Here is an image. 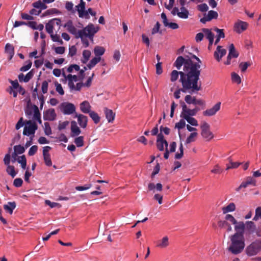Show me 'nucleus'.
Returning a JSON list of instances; mask_svg holds the SVG:
<instances>
[{
    "label": "nucleus",
    "instance_id": "nucleus-1",
    "mask_svg": "<svg viewBox=\"0 0 261 261\" xmlns=\"http://www.w3.org/2000/svg\"><path fill=\"white\" fill-rule=\"evenodd\" d=\"M190 56L187 58L182 56L178 57L174 63V66L178 70L180 69L183 66V71L174 70L170 74L172 82L176 81L180 75L179 81L185 90L191 88V85L193 86V83L200 82L201 61L195 55L190 54Z\"/></svg>",
    "mask_w": 261,
    "mask_h": 261
},
{
    "label": "nucleus",
    "instance_id": "nucleus-2",
    "mask_svg": "<svg viewBox=\"0 0 261 261\" xmlns=\"http://www.w3.org/2000/svg\"><path fill=\"white\" fill-rule=\"evenodd\" d=\"M63 27L66 28L68 32L73 35L75 38H80L83 46L85 48L89 46L90 42L93 43L94 36L99 30L98 26H95L93 23H90L83 29L78 30L71 20L67 21Z\"/></svg>",
    "mask_w": 261,
    "mask_h": 261
},
{
    "label": "nucleus",
    "instance_id": "nucleus-3",
    "mask_svg": "<svg viewBox=\"0 0 261 261\" xmlns=\"http://www.w3.org/2000/svg\"><path fill=\"white\" fill-rule=\"evenodd\" d=\"M230 244L228 250L233 254L241 253L245 246V238L241 233H234L230 237Z\"/></svg>",
    "mask_w": 261,
    "mask_h": 261
},
{
    "label": "nucleus",
    "instance_id": "nucleus-4",
    "mask_svg": "<svg viewBox=\"0 0 261 261\" xmlns=\"http://www.w3.org/2000/svg\"><path fill=\"white\" fill-rule=\"evenodd\" d=\"M76 10L77 12L79 17L85 19H90V15L95 16L96 13L90 8L86 10V3H82L75 6Z\"/></svg>",
    "mask_w": 261,
    "mask_h": 261
},
{
    "label": "nucleus",
    "instance_id": "nucleus-5",
    "mask_svg": "<svg viewBox=\"0 0 261 261\" xmlns=\"http://www.w3.org/2000/svg\"><path fill=\"white\" fill-rule=\"evenodd\" d=\"M63 75L68 80V86L70 91H80L83 86L82 83H78L75 86L74 85V82H76L78 81L77 75L69 74L66 76L64 73H63Z\"/></svg>",
    "mask_w": 261,
    "mask_h": 261
},
{
    "label": "nucleus",
    "instance_id": "nucleus-6",
    "mask_svg": "<svg viewBox=\"0 0 261 261\" xmlns=\"http://www.w3.org/2000/svg\"><path fill=\"white\" fill-rule=\"evenodd\" d=\"M193 86L192 85L191 88L188 89H184V87L182 86V88L176 90L174 92V96L176 99H179L180 97V94L181 92L184 93H189L190 94H193L194 93H197L201 89V82H197L193 83Z\"/></svg>",
    "mask_w": 261,
    "mask_h": 261
},
{
    "label": "nucleus",
    "instance_id": "nucleus-7",
    "mask_svg": "<svg viewBox=\"0 0 261 261\" xmlns=\"http://www.w3.org/2000/svg\"><path fill=\"white\" fill-rule=\"evenodd\" d=\"M201 135L206 141H210L214 138L213 133L210 130V125L206 122H203L200 125Z\"/></svg>",
    "mask_w": 261,
    "mask_h": 261
},
{
    "label": "nucleus",
    "instance_id": "nucleus-8",
    "mask_svg": "<svg viewBox=\"0 0 261 261\" xmlns=\"http://www.w3.org/2000/svg\"><path fill=\"white\" fill-rule=\"evenodd\" d=\"M26 124L27 125L25 126L23 128V135L27 136L32 135L33 137L36 130L38 128L37 124L35 122H32L31 120L27 121Z\"/></svg>",
    "mask_w": 261,
    "mask_h": 261
},
{
    "label": "nucleus",
    "instance_id": "nucleus-9",
    "mask_svg": "<svg viewBox=\"0 0 261 261\" xmlns=\"http://www.w3.org/2000/svg\"><path fill=\"white\" fill-rule=\"evenodd\" d=\"M260 251L258 242L257 240L252 242L246 249V253L248 256H253L257 255Z\"/></svg>",
    "mask_w": 261,
    "mask_h": 261
},
{
    "label": "nucleus",
    "instance_id": "nucleus-10",
    "mask_svg": "<svg viewBox=\"0 0 261 261\" xmlns=\"http://www.w3.org/2000/svg\"><path fill=\"white\" fill-rule=\"evenodd\" d=\"M199 111V108L196 107L193 109H188L185 103L182 105V111L180 114V117L185 118L187 117H192L195 116L197 112Z\"/></svg>",
    "mask_w": 261,
    "mask_h": 261
},
{
    "label": "nucleus",
    "instance_id": "nucleus-11",
    "mask_svg": "<svg viewBox=\"0 0 261 261\" xmlns=\"http://www.w3.org/2000/svg\"><path fill=\"white\" fill-rule=\"evenodd\" d=\"M60 109L62 112L65 115H70L75 111L74 105L69 102H63L61 105Z\"/></svg>",
    "mask_w": 261,
    "mask_h": 261
},
{
    "label": "nucleus",
    "instance_id": "nucleus-12",
    "mask_svg": "<svg viewBox=\"0 0 261 261\" xmlns=\"http://www.w3.org/2000/svg\"><path fill=\"white\" fill-rule=\"evenodd\" d=\"M248 24L245 21L238 20L234 24L233 30L238 34L245 31L248 28Z\"/></svg>",
    "mask_w": 261,
    "mask_h": 261
},
{
    "label": "nucleus",
    "instance_id": "nucleus-13",
    "mask_svg": "<svg viewBox=\"0 0 261 261\" xmlns=\"http://www.w3.org/2000/svg\"><path fill=\"white\" fill-rule=\"evenodd\" d=\"M221 102H217L212 108L206 110L203 112V115L211 117L215 115L221 108Z\"/></svg>",
    "mask_w": 261,
    "mask_h": 261
},
{
    "label": "nucleus",
    "instance_id": "nucleus-14",
    "mask_svg": "<svg viewBox=\"0 0 261 261\" xmlns=\"http://www.w3.org/2000/svg\"><path fill=\"white\" fill-rule=\"evenodd\" d=\"M164 145L166 148H167L168 143L167 141L164 139V137L162 133H160L157 136L156 146L160 151H163L164 149Z\"/></svg>",
    "mask_w": 261,
    "mask_h": 261
},
{
    "label": "nucleus",
    "instance_id": "nucleus-15",
    "mask_svg": "<svg viewBox=\"0 0 261 261\" xmlns=\"http://www.w3.org/2000/svg\"><path fill=\"white\" fill-rule=\"evenodd\" d=\"M226 54V50L223 48L222 46L218 45L214 53V57L218 62H220Z\"/></svg>",
    "mask_w": 261,
    "mask_h": 261
},
{
    "label": "nucleus",
    "instance_id": "nucleus-16",
    "mask_svg": "<svg viewBox=\"0 0 261 261\" xmlns=\"http://www.w3.org/2000/svg\"><path fill=\"white\" fill-rule=\"evenodd\" d=\"M56 117V114L54 109H50L44 112L43 118L45 120L53 121Z\"/></svg>",
    "mask_w": 261,
    "mask_h": 261
},
{
    "label": "nucleus",
    "instance_id": "nucleus-17",
    "mask_svg": "<svg viewBox=\"0 0 261 261\" xmlns=\"http://www.w3.org/2000/svg\"><path fill=\"white\" fill-rule=\"evenodd\" d=\"M75 118H77L78 123L82 128H85L86 127L88 122L87 116L82 114H75Z\"/></svg>",
    "mask_w": 261,
    "mask_h": 261
},
{
    "label": "nucleus",
    "instance_id": "nucleus-18",
    "mask_svg": "<svg viewBox=\"0 0 261 261\" xmlns=\"http://www.w3.org/2000/svg\"><path fill=\"white\" fill-rule=\"evenodd\" d=\"M148 189L149 191H152L153 193L156 192H161L163 190V185L161 183H157L155 184L153 182L148 184Z\"/></svg>",
    "mask_w": 261,
    "mask_h": 261
},
{
    "label": "nucleus",
    "instance_id": "nucleus-19",
    "mask_svg": "<svg viewBox=\"0 0 261 261\" xmlns=\"http://www.w3.org/2000/svg\"><path fill=\"white\" fill-rule=\"evenodd\" d=\"M250 185H255V181L251 177H248L246 181H243L240 186L236 189V191L239 192L242 188H245Z\"/></svg>",
    "mask_w": 261,
    "mask_h": 261
},
{
    "label": "nucleus",
    "instance_id": "nucleus-20",
    "mask_svg": "<svg viewBox=\"0 0 261 261\" xmlns=\"http://www.w3.org/2000/svg\"><path fill=\"white\" fill-rule=\"evenodd\" d=\"M104 113L108 122H113L115 117V114L113 112V111L108 109L107 108H105Z\"/></svg>",
    "mask_w": 261,
    "mask_h": 261
},
{
    "label": "nucleus",
    "instance_id": "nucleus-21",
    "mask_svg": "<svg viewBox=\"0 0 261 261\" xmlns=\"http://www.w3.org/2000/svg\"><path fill=\"white\" fill-rule=\"evenodd\" d=\"M71 136L72 137L77 136L81 133V131L77 125V123L75 121H73L71 123Z\"/></svg>",
    "mask_w": 261,
    "mask_h": 261
},
{
    "label": "nucleus",
    "instance_id": "nucleus-22",
    "mask_svg": "<svg viewBox=\"0 0 261 261\" xmlns=\"http://www.w3.org/2000/svg\"><path fill=\"white\" fill-rule=\"evenodd\" d=\"M5 52L9 55V60H11L14 55V48L10 43H7L5 47Z\"/></svg>",
    "mask_w": 261,
    "mask_h": 261
},
{
    "label": "nucleus",
    "instance_id": "nucleus-23",
    "mask_svg": "<svg viewBox=\"0 0 261 261\" xmlns=\"http://www.w3.org/2000/svg\"><path fill=\"white\" fill-rule=\"evenodd\" d=\"M169 245V238L167 236H164L161 240H159L156 243V247L160 248H165Z\"/></svg>",
    "mask_w": 261,
    "mask_h": 261
},
{
    "label": "nucleus",
    "instance_id": "nucleus-24",
    "mask_svg": "<svg viewBox=\"0 0 261 261\" xmlns=\"http://www.w3.org/2000/svg\"><path fill=\"white\" fill-rule=\"evenodd\" d=\"M246 233L248 234L253 233L256 230V226L252 221H247L245 223Z\"/></svg>",
    "mask_w": 261,
    "mask_h": 261
},
{
    "label": "nucleus",
    "instance_id": "nucleus-25",
    "mask_svg": "<svg viewBox=\"0 0 261 261\" xmlns=\"http://www.w3.org/2000/svg\"><path fill=\"white\" fill-rule=\"evenodd\" d=\"M91 106L88 101H84L80 104V110L85 114H89L91 111Z\"/></svg>",
    "mask_w": 261,
    "mask_h": 261
},
{
    "label": "nucleus",
    "instance_id": "nucleus-26",
    "mask_svg": "<svg viewBox=\"0 0 261 261\" xmlns=\"http://www.w3.org/2000/svg\"><path fill=\"white\" fill-rule=\"evenodd\" d=\"M33 76V73L32 71H29L24 76L23 73H20L18 75V79L19 81L24 82V83L28 82Z\"/></svg>",
    "mask_w": 261,
    "mask_h": 261
},
{
    "label": "nucleus",
    "instance_id": "nucleus-27",
    "mask_svg": "<svg viewBox=\"0 0 261 261\" xmlns=\"http://www.w3.org/2000/svg\"><path fill=\"white\" fill-rule=\"evenodd\" d=\"M16 206V204L15 202H8L6 204L4 205V208L6 212L11 215Z\"/></svg>",
    "mask_w": 261,
    "mask_h": 261
},
{
    "label": "nucleus",
    "instance_id": "nucleus-28",
    "mask_svg": "<svg viewBox=\"0 0 261 261\" xmlns=\"http://www.w3.org/2000/svg\"><path fill=\"white\" fill-rule=\"evenodd\" d=\"M236 209V204L233 202H231L229 203L227 206L222 207V211L223 214H227L228 213L234 212Z\"/></svg>",
    "mask_w": 261,
    "mask_h": 261
},
{
    "label": "nucleus",
    "instance_id": "nucleus-29",
    "mask_svg": "<svg viewBox=\"0 0 261 261\" xmlns=\"http://www.w3.org/2000/svg\"><path fill=\"white\" fill-rule=\"evenodd\" d=\"M33 122L37 121L39 124L42 123L41 119V114L38 109V108L36 106H34V114L33 117Z\"/></svg>",
    "mask_w": 261,
    "mask_h": 261
},
{
    "label": "nucleus",
    "instance_id": "nucleus-30",
    "mask_svg": "<svg viewBox=\"0 0 261 261\" xmlns=\"http://www.w3.org/2000/svg\"><path fill=\"white\" fill-rule=\"evenodd\" d=\"M245 229V224L242 221L237 222V223L234 225V230L236 233H241L244 235V230Z\"/></svg>",
    "mask_w": 261,
    "mask_h": 261
},
{
    "label": "nucleus",
    "instance_id": "nucleus-31",
    "mask_svg": "<svg viewBox=\"0 0 261 261\" xmlns=\"http://www.w3.org/2000/svg\"><path fill=\"white\" fill-rule=\"evenodd\" d=\"M105 51L106 49L103 47L98 45L95 46L93 49L95 57L99 58H101V56L105 54Z\"/></svg>",
    "mask_w": 261,
    "mask_h": 261
},
{
    "label": "nucleus",
    "instance_id": "nucleus-32",
    "mask_svg": "<svg viewBox=\"0 0 261 261\" xmlns=\"http://www.w3.org/2000/svg\"><path fill=\"white\" fill-rule=\"evenodd\" d=\"M180 12L178 13V16L182 19H187L189 17V11L185 7H180Z\"/></svg>",
    "mask_w": 261,
    "mask_h": 261
},
{
    "label": "nucleus",
    "instance_id": "nucleus-33",
    "mask_svg": "<svg viewBox=\"0 0 261 261\" xmlns=\"http://www.w3.org/2000/svg\"><path fill=\"white\" fill-rule=\"evenodd\" d=\"M229 53L228 56L232 58H237L239 56V53L236 51L234 46L233 44H231L228 48Z\"/></svg>",
    "mask_w": 261,
    "mask_h": 261
},
{
    "label": "nucleus",
    "instance_id": "nucleus-34",
    "mask_svg": "<svg viewBox=\"0 0 261 261\" xmlns=\"http://www.w3.org/2000/svg\"><path fill=\"white\" fill-rule=\"evenodd\" d=\"M202 32L204 34L206 38L208 40H214V34L212 32L211 30L208 29L204 28L202 30Z\"/></svg>",
    "mask_w": 261,
    "mask_h": 261
},
{
    "label": "nucleus",
    "instance_id": "nucleus-35",
    "mask_svg": "<svg viewBox=\"0 0 261 261\" xmlns=\"http://www.w3.org/2000/svg\"><path fill=\"white\" fill-rule=\"evenodd\" d=\"M91 53L89 50H84L82 53L83 58L81 61L83 63L86 64L90 59Z\"/></svg>",
    "mask_w": 261,
    "mask_h": 261
},
{
    "label": "nucleus",
    "instance_id": "nucleus-36",
    "mask_svg": "<svg viewBox=\"0 0 261 261\" xmlns=\"http://www.w3.org/2000/svg\"><path fill=\"white\" fill-rule=\"evenodd\" d=\"M101 60V58L95 57L93 58L88 64L87 65V67L89 69H91L93 67H94L98 63H99Z\"/></svg>",
    "mask_w": 261,
    "mask_h": 261
},
{
    "label": "nucleus",
    "instance_id": "nucleus-37",
    "mask_svg": "<svg viewBox=\"0 0 261 261\" xmlns=\"http://www.w3.org/2000/svg\"><path fill=\"white\" fill-rule=\"evenodd\" d=\"M89 115L90 117L91 118V119L93 120V121H94V123L97 124L99 122L100 118L98 116L97 113L92 111L91 112H90L89 113Z\"/></svg>",
    "mask_w": 261,
    "mask_h": 261
},
{
    "label": "nucleus",
    "instance_id": "nucleus-38",
    "mask_svg": "<svg viewBox=\"0 0 261 261\" xmlns=\"http://www.w3.org/2000/svg\"><path fill=\"white\" fill-rule=\"evenodd\" d=\"M54 21H51V20L48 21V23H47L45 25V29L46 32L49 34H51L54 33L53 30H54Z\"/></svg>",
    "mask_w": 261,
    "mask_h": 261
},
{
    "label": "nucleus",
    "instance_id": "nucleus-39",
    "mask_svg": "<svg viewBox=\"0 0 261 261\" xmlns=\"http://www.w3.org/2000/svg\"><path fill=\"white\" fill-rule=\"evenodd\" d=\"M65 9L67 11L73 14L75 12V10L73 9V4L71 2L66 1L65 6Z\"/></svg>",
    "mask_w": 261,
    "mask_h": 261
},
{
    "label": "nucleus",
    "instance_id": "nucleus-40",
    "mask_svg": "<svg viewBox=\"0 0 261 261\" xmlns=\"http://www.w3.org/2000/svg\"><path fill=\"white\" fill-rule=\"evenodd\" d=\"M6 172L12 177H14L17 174V173L15 171L14 167L11 165L7 166Z\"/></svg>",
    "mask_w": 261,
    "mask_h": 261
},
{
    "label": "nucleus",
    "instance_id": "nucleus-41",
    "mask_svg": "<svg viewBox=\"0 0 261 261\" xmlns=\"http://www.w3.org/2000/svg\"><path fill=\"white\" fill-rule=\"evenodd\" d=\"M229 164L226 165V170H228L230 169H234L238 168L240 165V163L233 162L230 159H229Z\"/></svg>",
    "mask_w": 261,
    "mask_h": 261
},
{
    "label": "nucleus",
    "instance_id": "nucleus-42",
    "mask_svg": "<svg viewBox=\"0 0 261 261\" xmlns=\"http://www.w3.org/2000/svg\"><path fill=\"white\" fill-rule=\"evenodd\" d=\"M183 119L186 120L189 124L192 126H197L198 125V121L193 117H187V118Z\"/></svg>",
    "mask_w": 261,
    "mask_h": 261
},
{
    "label": "nucleus",
    "instance_id": "nucleus-43",
    "mask_svg": "<svg viewBox=\"0 0 261 261\" xmlns=\"http://www.w3.org/2000/svg\"><path fill=\"white\" fill-rule=\"evenodd\" d=\"M74 143L77 147H81L84 145V137L79 136L75 138Z\"/></svg>",
    "mask_w": 261,
    "mask_h": 261
},
{
    "label": "nucleus",
    "instance_id": "nucleus-44",
    "mask_svg": "<svg viewBox=\"0 0 261 261\" xmlns=\"http://www.w3.org/2000/svg\"><path fill=\"white\" fill-rule=\"evenodd\" d=\"M231 80L233 82L240 84L241 83V79L239 75L235 72H232L231 75Z\"/></svg>",
    "mask_w": 261,
    "mask_h": 261
},
{
    "label": "nucleus",
    "instance_id": "nucleus-45",
    "mask_svg": "<svg viewBox=\"0 0 261 261\" xmlns=\"http://www.w3.org/2000/svg\"><path fill=\"white\" fill-rule=\"evenodd\" d=\"M14 152L16 154H20L24 152L25 149L23 146L20 145H18L14 146Z\"/></svg>",
    "mask_w": 261,
    "mask_h": 261
},
{
    "label": "nucleus",
    "instance_id": "nucleus-46",
    "mask_svg": "<svg viewBox=\"0 0 261 261\" xmlns=\"http://www.w3.org/2000/svg\"><path fill=\"white\" fill-rule=\"evenodd\" d=\"M17 162L21 164V168L23 169L26 168L27 166V160L24 155L21 156L18 159Z\"/></svg>",
    "mask_w": 261,
    "mask_h": 261
},
{
    "label": "nucleus",
    "instance_id": "nucleus-47",
    "mask_svg": "<svg viewBox=\"0 0 261 261\" xmlns=\"http://www.w3.org/2000/svg\"><path fill=\"white\" fill-rule=\"evenodd\" d=\"M44 133L47 136H49L51 135L52 131L51 127L50 126V124L48 122H45L44 124Z\"/></svg>",
    "mask_w": 261,
    "mask_h": 261
},
{
    "label": "nucleus",
    "instance_id": "nucleus-48",
    "mask_svg": "<svg viewBox=\"0 0 261 261\" xmlns=\"http://www.w3.org/2000/svg\"><path fill=\"white\" fill-rule=\"evenodd\" d=\"M208 20H211L213 19H216L218 16V13L213 10H210L208 12L207 15Z\"/></svg>",
    "mask_w": 261,
    "mask_h": 261
},
{
    "label": "nucleus",
    "instance_id": "nucleus-49",
    "mask_svg": "<svg viewBox=\"0 0 261 261\" xmlns=\"http://www.w3.org/2000/svg\"><path fill=\"white\" fill-rule=\"evenodd\" d=\"M56 91L61 95L64 94V91L62 88L61 84L58 83L57 82L55 83Z\"/></svg>",
    "mask_w": 261,
    "mask_h": 261
},
{
    "label": "nucleus",
    "instance_id": "nucleus-50",
    "mask_svg": "<svg viewBox=\"0 0 261 261\" xmlns=\"http://www.w3.org/2000/svg\"><path fill=\"white\" fill-rule=\"evenodd\" d=\"M225 220L230 222L232 224L235 225L237 223V221L234 217L230 214H226L225 217Z\"/></svg>",
    "mask_w": 261,
    "mask_h": 261
},
{
    "label": "nucleus",
    "instance_id": "nucleus-51",
    "mask_svg": "<svg viewBox=\"0 0 261 261\" xmlns=\"http://www.w3.org/2000/svg\"><path fill=\"white\" fill-rule=\"evenodd\" d=\"M212 173L214 174H221L223 172V169L218 164L215 165L213 168L211 170Z\"/></svg>",
    "mask_w": 261,
    "mask_h": 261
},
{
    "label": "nucleus",
    "instance_id": "nucleus-52",
    "mask_svg": "<svg viewBox=\"0 0 261 261\" xmlns=\"http://www.w3.org/2000/svg\"><path fill=\"white\" fill-rule=\"evenodd\" d=\"M161 24L159 21H157L151 30V34L154 35L157 33H162V32L160 31Z\"/></svg>",
    "mask_w": 261,
    "mask_h": 261
},
{
    "label": "nucleus",
    "instance_id": "nucleus-53",
    "mask_svg": "<svg viewBox=\"0 0 261 261\" xmlns=\"http://www.w3.org/2000/svg\"><path fill=\"white\" fill-rule=\"evenodd\" d=\"M179 149L180 152L179 153L177 152L175 154V158L176 159H180L183 156V154H184V148H183L182 144L181 143H180V146H179Z\"/></svg>",
    "mask_w": 261,
    "mask_h": 261
},
{
    "label": "nucleus",
    "instance_id": "nucleus-54",
    "mask_svg": "<svg viewBox=\"0 0 261 261\" xmlns=\"http://www.w3.org/2000/svg\"><path fill=\"white\" fill-rule=\"evenodd\" d=\"M43 159L45 163V164L48 167L52 166V162L51 160L50 155H46L43 156Z\"/></svg>",
    "mask_w": 261,
    "mask_h": 261
},
{
    "label": "nucleus",
    "instance_id": "nucleus-55",
    "mask_svg": "<svg viewBox=\"0 0 261 261\" xmlns=\"http://www.w3.org/2000/svg\"><path fill=\"white\" fill-rule=\"evenodd\" d=\"M197 135L196 132H193L190 134V136L187 138L186 143L189 144L194 141V138Z\"/></svg>",
    "mask_w": 261,
    "mask_h": 261
},
{
    "label": "nucleus",
    "instance_id": "nucleus-56",
    "mask_svg": "<svg viewBox=\"0 0 261 261\" xmlns=\"http://www.w3.org/2000/svg\"><path fill=\"white\" fill-rule=\"evenodd\" d=\"M214 30L217 32V36L218 38H224L225 37V34L223 29H220L217 28H215Z\"/></svg>",
    "mask_w": 261,
    "mask_h": 261
},
{
    "label": "nucleus",
    "instance_id": "nucleus-57",
    "mask_svg": "<svg viewBox=\"0 0 261 261\" xmlns=\"http://www.w3.org/2000/svg\"><path fill=\"white\" fill-rule=\"evenodd\" d=\"M185 125L186 122L185 119L182 118V119H180L179 122L175 124V128H177L178 129L180 130L183 128Z\"/></svg>",
    "mask_w": 261,
    "mask_h": 261
},
{
    "label": "nucleus",
    "instance_id": "nucleus-58",
    "mask_svg": "<svg viewBox=\"0 0 261 261\" xmlns=\"http://www.w3.org/2000/svg\"><path fill=\"white\" fill-rule=\"evenodd\" d=\"M45 14L47 15L60 14L61 12L56 8H51L46 10Z\"/></svg>",
    "mask_w": 261,
    "mask_h": 261
},
{
    "label": "nucleus",
    "instance_id": "nucleus-59",
    "mask_svg": "<svg viewBox=\"0 0 261 261\" xmlns=\"http://www.w3.org/2000/svg\"><path fill=\"white\" fill-rule=\"evenodd\" d=\"M32 64V62L31 61H28L25 65H24L20 68V70L22 72L29 70L31 68Z\"/></svg>",
    "mask_w": 261,
    "mask_h": 261
},
{
    "label": "nucleus",
    "instance_id": "nucleus-60",
    "mask_svg": "<svg viewBox=\"0 0 261 261\" xmlns=\"http://www.w3.org/2000/svg\"><path fill=\"white\" fill-rule=\"evenodd\" d=\"M250 65L248 62H241L239 64V67L241 71L244 72Z\"/></svg>",
    "mask_w": 261,
    "mask_h": 261
},
{
    "label": "nucleus",
    "instance_id": "nucleus-61",
    "mask_svg": "<svg viewBox=\"0 0 261 261\" xmlns=\"http://www.w3.org/2000/svg\"><path fill=\"white\" fill-rule=\"evenodd\" d=\"M50 37L52 39V40L54 42H62V40H61L60 36L58 34H54V33L50 35Z\"/></svg>",
    "mask_w": 261,
    "mask_h": 261
},
{
    "label": "nucleus",
    "instance_id": "nucleus-62",
    "mask_svg": "<svg viewBox=\"0 0 261 261\" xmlns=\"http://www.w3.org/2000/svg\"><path fill=\"white\" fill-rule=\"evenodd\" d=\"M195 97H192L190 95L185 96V100L188 104H193L195 101Z\"/></svg>",
    "mask_w": 261,
    "mask_h": 261
},
{
    "label": "nucleus",
    "instance_id": "nucleus-63",
    "mask_svg": "<svg viewBox=\"0 0 261 261\" xmlns=\"http://www.w3.org/2000/svg\"><path fill=\"white\" fill-rule=\"evenodd\" d=\"M38 150V147L36 145H33L30 148L28 154L29 156H33L37 152Z\"/></svg>",
    "mask_w": 261,
    "mask_h": 261
},
{
    "label": "nucleus",
    "instance_id": "nucleus-64",
    "mask_svg": "<svg viewBox=\"0 0 261 261\" xmlns=\"http://www.w3.org/2000/svg\"><path fill=\"white\" fill-rule=\"evenodd\" d=\"M23 183V180L20 178H17L13 181V185L17 188L20 187Z\"/></svg>",
    "mask_w": 261,
    "mask_h": 261
}]
</instances>
